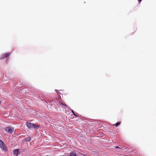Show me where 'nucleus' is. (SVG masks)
<instances>
[{
  "instance_id": "423d86ee",
  "label": "nucleus",
  "mask_w": 156,
  "mask_h": 156,
  "mask_svg": "<svg viewBox=\"0 0 156 156\" xmlns=\"http://www.w3.org/2000/svg\"><path fill=\"white\" fill-rule=\"evenodd\" d=\"M69 156H76V154L73 152H71L70 153Z\"/></svg>"
},
{
  "instance_id": "1a4fd4ad",
  "label": "nucleus",
  "mask_w": 156,
  "mask_h": 156,
  "mask_svg": "<svg viewBox=\"0 0 156 156\" xmlns=\"http://www.w3.org/2000/svg\"><path fill=\"white\" fill-rule=\"evenodd\" d=\"M61 104V105H63V106H64L65 107H67V105L64 103H63L62 102H60Z\"/></svg>"
},
{
  "instance_id": "ddd939ff",
  "label": "nucleus",
  "mask_w": 156,
  "mask_h": 156,
  "mask_svg": "<svg viewBox=\"0 0 156 156\" xmlns=\"http://www.w3.org/2000/svg\"><path fill=\"white\" fill-rule=\"evenodd\" d=\"M18 154L17 153H16V155H18Z\"/></svg>"
},
{
  "instance_id": "9d476101",
  "label": "nucleus",
  "mask_w": 156,
  "mask_h": 156,
  "mask_svg": "<svg viewBox=\"0 0 156 156\" xmlns=\"http://www.w3.org/2000/svg\"><path fill=\"white\" fill-rule=\"evenodd\" d=\"M72 112L73 113V115H75L76 116V115L74 113V112H73V110H72Z\"/></svg>"
},
{
  "instance_id": "9b49d317",
  "label": "nucleus",
  "mask_w": 156,
  "mask_h": 156,
  "mask_svg": "<svg viewBox=\"0 0 156 156\" xmlns=\"http://www.w3.org/2000/svg\"><path fill=\"white\" fill-rule=\"evenodd\" d=\"M56 91L57 93H58V92L59 93L58 90H56Z\"/></svg>"
},
{
  "instance_id": "0eeeda50",
  "label": "nucleus",
  "mask_w": 156,
  "mask_h": 156,
  "mask_svg": "<svg viewBox=\"0 0 156 156\" xmlns=\"http://www.w3.org/2000/svg\"><path fill=\"white\" fill-rule=\"evenodd\" d=\"M19 151V150L18 149H16L15 150H14L13 152V154H15L16 153L18 152Z\"/></svg>"
},
{
  "instance_id": "f257e3e1",
  "label": "nucleus",
  "mask_w": 156,
  "mask_h": 156,
  "mask_svg": "<svg viewBox=\"0 0 156 156\" xmlns=\"http://www.w3.org/2000/svg\"><path fill=\"white\" fill-rule=\"evenodd\" d=\"M26 125L29 128L34 129L38 128L39 127V126L37 125L33 124L28 122H27L26 123Z\"/></svg>"
},
{
  "instance_id": "6e6552de",
  "label": "nucleus",
  "mask_w": 156,
  "mask_h": 156,
  "mask_svg": "<svg viewBox=\"0 0 156 156\" xmlns=\"http://www.w3.org/2000/svg\"><path fill=\"white\" fill-rule=\"evenodd\" d=\"M120 122H118L116 124H115V126L117 127L120 124Z\"/></svg>"
},
{
  "instance_id": "4468645a",
  "label": "nucleus",
  "mask_w": 156,
  "mask_h": 156,
  "mask_svg": "<svg viewBox=\"0 0 156 156\" xmlns=\"http://www.w3.org/2000/svg\"><path fill=\"white\" fill-rule=\"evenodd\" d=\"M1 140L0 139V141Z\"/></svg>"
},
{
  "instance_id": "f8f14e48",
  "label": "nucleus",
  "mask_w": 156,
  "mask_h": 156,
  "mask_svg": "<svg viewBox=\"0 0 156 156\" xmlns=\"http://www.w3.org/2000/svg\"><path fill=\"white\" fill-rule=\"evenodd\" d=\"M142 0H139V2H141V1H142Z\"/></svg>"
},
{
  "instance_id": "20e7f679",
  "label": "nucleus",
  "mask_w": 156,
  "mask_h": 156,
  "mask_svg": "<svg viewBox=\"0 0 156 156\" xmlns=\"http://www.w3.org/2000/svg\"><path fill=\"white\" fill-rule=\"evenodd\" d=\"M10 54L9 53H7L4 54L2 55V58H8Z\"/></svg>"
},
{
  "instance_id": "f03ea898",
  "label": "nucleus",
  "mask_w": 156,
  "mask_h": 156,
  "mask_svg": "<svg viewBox=\"0 0 156 156\" xmlns=\"http://www.w3.org/2000/svg\"><path fill=\"white\" fill-rule=\"evenodd\" d=\"M0 147L4 151H6L7 150V148L4 145L2 141L1 140L0 141Z\"/></svg>"
},
{
  "instance_id": "7ed1b4c3",
  "label": "nucleus",
  "mask_w": 156,
  "mask_h": 156,
  "mask_svg": "<svg viewBox=\"0 0 156 156\" xmlns=\"http://www.w3.org/2000/svg\"><path fill=\"white\" fill-rule=\"evenodd\" d=\"M5 131L8 133H11L14 131V129L11 127H7L5 129Z\"/></svg>"
},
{
  "instance_id": "39448f33",
  "label": "nucleus",
  "mask_w": 156,
  "mask_h": 156,
  "mask_svg": "<svg viewBox=\"0 0 156 156\" xmlns=\"http://www.w3.org/2000/svg\"><path fill=\"white\" fill-rule=\"evenodd\" d=\"M31 140V138L30 137H28L24 139V140L26 142L30 141Z\"/></svg>"
}]
</instances>
